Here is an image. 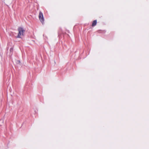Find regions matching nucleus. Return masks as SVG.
Returning <instances> with one entry per match:
<instances>
[{
	"mask_svg": "<svg viewBox=\"0 0 149 149\" xmlns=\"http://www.w3.org/2000/svg\"><path fill=\"white\" fill-rule=\"evenodd\" d=\"M17 30L18 33L17 38H21L24 36L25 30L22 27L18 28Z\"/></svg>",
	"mask_w": 149,
	"mask_h": 149,
	"instance_id": "f257e3e1",
	"label": "nucleus"
},
{
	"mask_svg": "<svg viewBox=\"0 0 149 149\" xmlns=\"http://www.w3.org/2000/svg\"><path fill=\"white\" fill-rule=\"evenodd\" d=\"M13 50V49L12 48H11L10 49V51H11V50Z\"/></svg>",
	"mask_w": 149,
	"mask_h": 149,
	"instance_id": "20e7f679",
	"label": "nucleus"
},
{
	"mask_svg": "<svg viewBox=\"0 0 149 149\" xmlns=\"http://www.w3.org/2000/svg\"><path fill=\"white\" fill-rule=\"evenodd\" d=\"M39 18L40 21L43 24L44 23V19L43 17V13L41 11L39 12Z\"/></svg>",
	"mask_w": 149,
	"mask_h": 149,
	"instance_id": "f03ea898",
	"label": "nucleus"
},
{
	"mask_svg": "<svg viewBox=\"0 0 149 149\" xmlns=\"http://www.w3.org/2000/svg\"><path fill=\"white\" fill-rule=\"evenodd\" d=\"M97 23V20H94L92 23V27L96 25Z\"/></svg>",
	"mask_w": 149,
	"mask_h": 149,
	"instance_id": "7ed1b4c3",
	"label": "nucleus"
}]
</instances>
